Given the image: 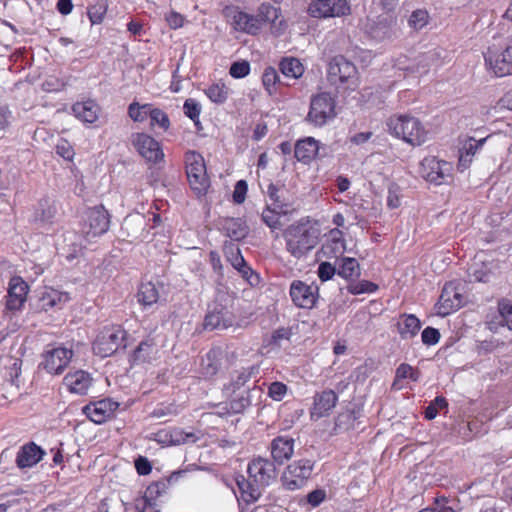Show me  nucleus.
I'll return each mask as SVG.
<instances>
[{
	"label": "nucleus",
	"mask_w": 512,
	"mask_h": 512,
	"mask_svg": "<svg viewBox=\"0 0 512 512\" xmlns=\"http://www.w3.org/2000/svg\"><path fill=\"white\" fill-rule=\"evenodd\" d=\"M286 251L296 260L304 259L318 245L320 231L309 222L299 221L283 232Z\"/></svg>",
	"instance_id": "1"
},
{
	"label": "nucleus",
	"mask_w": 512,
	"mask_h": 512,
	"mask_svg": "<svg viewBox=\"0 0 512 512\" xmlns=\"http://www.w3.org/2000/svg\"><path fill=\"white\" fill-rule=\"evenodd\" d=\"M388 132L412 146H420L427 140V131L420 120L409 114H395L388 118Z\"/></svg>",
	"instance_id": "2"
},
{
	"label": "nucleus",
	"mask_w": 512,
	"mask_h": 512,
	"mask_svg": "<svg viewBox=\"0 0 512 512\" xmlns=\"http://www.w3.org/2000/svg\"><path fill=\"white\" fill-rule=\"evenodd\" d=\"M327 80L338 92L354 91L359 84L358 70L354 63L337 55L328 64Z\"/></svg>",
	"instance_id": "3"
},
{
	"label": "nucleus",
	"mask_w": 512,
	"mask_h": 512,
	"mask_svg": "<svg viewBox=\"0 0 512 512\" xmlns=\"http://www.w3.org/2000/svg\"><path fill=\"white\" fill-rule=\"evenodd\" d=\"M336 97L329 92L311 96L306 121L314 127H322L336 117Z\"/></svg>",
	"instance_id": "4"
},
{
	"label": "nucleus",
	"mask_w": 512,
	"mask_h": 512,
	"mask_svg": "<svg viewBox=\"0 0 512 512\" xmlns=\"http://www.w3.org/2000/svg\"><path fill=\"white\" fill-rule=\"evenodd\" d=\"M185 168L191 189L197 196L205 195L210 186V180L207 175L203 156L196 151L186 152Z\"/></svg>",
	"instance_id": "5"
},
{
	"label": "nucleus",
	"mask_w": 512,
	"mask_h": 512,
	"mask_svg": "<svg viewBox=\"0 0 512 512\" xmlns=\"http://www.w3.org/2000/svg\"><path fill=\"white\" fill-rule=\"evenodd\" d=\"M127 332L120 325L104 327L93 342V352L102 357H109L120 348L125 349Z\"/></svg>",
	"instance_id": "6"
},
{
	"label": "nucleus",
	"mask_w": 512,
	"mask_h": 512,
	"mask_svg": "<svg viewBox=\"0 0 512 512\" xmlns=\"http://www.w3.org/2000/svg\"><path fill=\"white\" fill-rule=\"evenodd\" d=\"M110 226V215L103 205L88 208L82 217L81 233L87 241L105 234Z\"/></svg>",
	"instance_id": "7"
},
{
	"label": "nucleus",
	"mask_w": 512,
	"mask_h": 512,
	"mask_svg": "<svg viewBox=\"0 0 512 512\" xmlns=\"http://www.w3.org/2000/svg\"><path fill=\"white\" fill-rule=\"evenodd\" d=\"M315 461L299 459L287 465L281 476L282 486L289 491H295L306 486L311 478Z\"/></svg>",
	"instance_id": "8"
},
{
	"label": "nucleus",
	"mask_w": 512,
	"mask_h": 512,
	"mask_svg": "<svg viewBox=\"0 0 512 512\" xmlns=\"http://www.w3.org/2000/svg\"><path fill=\"white\" fill-rule=\"evenodd\" d=\"M452 164L434 156L424 158L420 163V175L435 185L446 183L451 178Z\"/></svg>",
	"instance_id": "9"
},
{
	"label": "nucleus",
	"mask_w": 512,
	"mask_h": 512,
	"mask_svg": "<svg viewBox=\"0 0 512 512\" xmlns=\"http://www.w3.org/2000/svg\"><path fill=\"white\" fill-rule=\"evenodd\" d=\"M130 142L136 151L147 161L156 164L163 160L160 143L146 133H133Z\"/></svg>",
	"instance_id": "10"
},
{
	"label": "nucleus",
	"mask_w": 512,
	"mask_h": 512,
	"mask_svg": "<svg viewBox=\"0 0 512 512\" xmlns=\"http://www.w3.org/2000/svg\"><path fill=\"white\" fill-rule=\"evenodd\" d=\"M247 472L249 478L262 488L270 485L277 477L276 463L262 457L252 459L248 464Z\"/></svg>",
	"instance_id": "11"
},
{
	"label": "nucleus",
	"mask_w": 512,
	"mask_h": 512,
	"mask_svg": "<svg viewBox=\"0 0 512 512\" xmlns=\"http://www.w3.org/2000/svg\"><path fill=\"white\" fill-rule=\"evenodd\" d=\"M346 0H315L308 6V13L314 18L341 17L350 13Z\"/></svg>",
	"instance_id": "12"
},
{
	"label": "nucleus",
	"mask_w": 512,
	"mask_h": 512,
	"mask_svg": "<svg viewBox=\"0 0 512 512\" xmlns=\"http://www.w3.org/2000/svg\"><path fill=\"white\" fill-rule=\"evenodd\" d=\"M487 68L497 77H504L512 73V46L503 51L488 48L484 53Z\"/></svg>",
	"instance_id": "13"
},
{
	"label": "nucleus",
	"mask_w": 512,
	"mask_h": 512,
	"mask_svg": "<svg viewBox=\"0 0 512 512\" xmlns=\"http://www.w3.org/2000/svg\"><path fill=\"white\" fill-rule=\"evenodd\" d=\"M318 291L319 288L316 285H308L301 280H294L290 285L289 294L297 307L312 309L319 297Z\"/></svg>",
	"instance_id": "14"
},
{
	"label": "nucleus",
	"mask_w": 512,
	"mask_h": 512,
	"mask_svg": "<svg viewBox=\"0 0 512 512\" xmlns=\"http://www.w3.org/2000/svg\"><path fill=\"white\" fill-rule=\"evenodd\" d=\"M118 407V402L107 398L95 402H90L82 408V412L92 422L96 424H102L111 418Z\"/></svg>",
	"instance_id": "15"
},
{
	"label": "nucleus",
	"mask_w": 512,
	"mask_h": 512,
	"mask_svg": "<svg viewBox=\"0 0 512 512\" xmlns=\"http://www.w3.org/2000/svg\"><path fill=\"white\" fill-rule=\"evenodd\" d=\"M73 351L64 347L48 350L44 354L43 366L51 374H61L69 364Z\"/></svg>",
	"instance_id": "16"
},
{
	"label": "nucleus",
	"mask_w": 512,
	"mask_h": 512,
	"mask_svg": "<svg viewBox=\"0 0 512 512\" xmlns=\"http://www.w3.org/2000/svg\"><path fill=\"white\" fill-rule=\"evenodd\" d=\"M234 323L233 314L222 305H215L205 316L203 327L205 330H223Z\"/></svg>",
	"instance_id": "17"
},
{
	"label": "nucleus",
	"mask_w": 512,
	"mask_h": 512,
	"mask_svg": "<svg viewBox=\"0 0 512 512\" xmlns=\"http://www.w3.org/2000/svg\"><path fill=\"white\" fill-rule=\"evenodd\" d=\"M29 287L19 276H14L9 281L6 308L10 311L20 310L26 301Z\"/></svg>",
	"instance_id": "18"
},
{
	"label": "nucleus",
	"mask_w": 512,
	"mask_h": 512,
	"mask_svg": "<svg viewBox=\"0 0 512 512\" xmlns=\"http://www.w3.org/2000/svg\"><path fill=\"white\" fill-rule=\"evenodd\" d=\"M439 314L448 315L463 305V295L455 284L447 283L442 289L439 302Z\"/></svg>",
	"instance_id": "19"
},
{
	"label": "nucleus",
	"mask_w": 512,
	"mask_h": 512,
	"mask_svg": "<svg viewBox=\"0 0 512 512\" xmlns=\"http://www.w3.org/2000/svg\"><path fill=\"white\" fill-rule=\"evenodd\" d=\"M295 440L292 437L280 435L275 437L269 446L272 461L278 465H283L290 460L294 454Z\"/></svg>",
	"instance_id": "20"
},
{
	"label": "nucleus",
	"mask_w": 512,
	"mask_h": 512,
	"mask_svg": "<svg viewBox=\"0 0 512 512\" xmlns=\"http://www.w3.org/2000/svg\"><path fill=\"white\" fill-rule=\"evenodd\" d=\"M263 390L261 387L253 386L229 401L228 411L233 414H239L245 411L251 405H257L260 403Z\"/></svg>",
	"instance_id": "21"
},
{
	"label": "nucleus",
	"mask_w": 512,
	"mask_h": 512,
	"mask_svg": "<svg viewBox=\"0 0 512 512\" xmlns=\"http://www.w3.org/2000/svg\"><path fill=\"white\" fill-rule=\"evenodd\" d=\"M313 406L310 411L312 419H319L327 416L329 412L336 406L338 402L337 394L327 389L320 393H316L313 398Z\"/></svg>",
	"instance_id": "22"
},
{
	"label": "nucleus",
	"mask_w": 512,
	"mask_h": 512,
	"mask_svg": "<svg viewBox=\"0 0 512 512\" xmlns=\"http://www.w3.org/2000/svg\"><path fill=\"white\" fill-rule=\"evenodd\" d=\"M147 220L143 214L137 213L128 215L124 218L122 223V230L126 232L127 236L133 241H141L146 238L148 234Z\"/></svg>",
	"instance_id": "23"
},
{
	"label": "nucleus",
	"mask_w": 512,
	"mask_h": 512,
	"mask_svg": "<svg viewBox=\"0 0 512 512\" xmlns=\"http://www.w3.org/2000/svg\"><path fill=\"white\" fill-rule=\"evenodd\" d=\"M92 377L84 370L69 372L63 379V384L69 392L86 395L92 385Z\"/></svg>",
	"instance_id": "24"
},
{
	"label": "nucleus",
	"mask_w": 512,
	"mask_h": 512,
	"mask_svg": "<svg viewBox=\"0 0 512 512\" xmlns=\"http://www.w3.org/2000/svg\"><path fill=\"white\" fill-rule=\"evenodd\" d=\"M45 452L34 442L23 445L16 457V464L20 469L31 468L40 462Z\"/></svg>",
	"instance_id": "25"
},
{
	"label": "nucleus",
	"mask_w": 512,
	"mask_h": 512,
	"mask_svg": "<svg viewBox=\"0 0 512 512\" xmlns=\"http://www.w3.org/2000/svg\"><path fill=\"white\" fill-rule=\"evenodd\" d=\"M392 23V17L387 14L380 15L376 19H368L366 32L375 40H384L391 36Z\"/></svg>",
	"instance_id": "26"
},
{
	"label": "nucleus",
	"mask_w": 512,
	"mask_h": 512,
	"mask_svg": "<svg viewBox=\"0 0 512 512\" xmlns=\"http://www.w3.org/2000/svg\"><path fill=\"white\" fill-rule=\"evenodd\" d=\"M259 373L258 366H249L235 371L231 375L229 384L224 386V391L227 394H236L252 377H256Z\"/></svg>",
	"instance_id": "27"
},
{
	"label": "nucleus",
	"mask_w": 512,
	"mask_h": 512,
	"mask_svg": "<svg viewBox=\"0 0 512 512\" xmlns=\"http://www.w3.org/2000/svg\"><path fill=\"white\" fill-rule=\"evenodd\" d=\"M232 25L237 31L255 35L261 29V20L248 13L235 11L232 17Z\"/></svg>",
	"instance_id": "28"
},
{
	"label": "nucleus",
	"mask_w": 512,
	"mask_h": 512,
	"mask_svg": "<svg viewBox=\"0 0 512 512\" xmlns=\"http://www.w3.org/2000/svg\"><path fill=\"white\" fill-rule=\"evenodd\" d=\"M319 150V143L312 137L297 141L294 148L295 158L304 163L308 164L315 158Z\"/></svg>",
	"instance_id": "29"
},
{
	"label": "nucleus",
	"mask_w": 512,
	"mask_h": 512,
	"mask_svg": "<svg viewBox=\"0 0 512 512\" xmlns=\"http://www.w3.org/2000/svg\"><path fill=\"white\" fill-rule=\"evenodd\" d=\"M345 250V240L343 233L338 228H334L329 232L327 241L322 245L321 252L326 257H337Z\"/></svg>",
	"instance_id": "30"
},
{
	"label": "nucleus",
	"mask_w": 512,
	"mask_h": 512,
	"mask_svg": "<svg viewBox=\"0 0 512 512\" xmlns=\"http://www.w3.org/2000/svg\"><path fill=\"white\" fill-rule=\"evenodd\" d=\"M421 329V322L414 314H402L397 321V330L402 339L415 337Z\"/></svg>",
	"instance_id": "31"
},
{
	"label": "nucleus",
	"mask_w": 512,
	"mask_h": 512,
	"mask_svg": "<svg viewBox=\"0 0 512 512\" xmlns=\"http://www.w3.org/2000/svg\"><path fill=\"white\" fill-rule=\"evenodd\" d=\"M221 229L227 237L235 241L245 238L249 231L245 221L241 218H224L221 221Z\"/></svg>",
	"instance_id": "32"
},
{
	"label": "nucleus",
	"mask_w": 512,
	"mask_h": 512,
	"mask_svg": "<svg viewBox=\"0 0 512 512\" xmlns=\"http://www.w3.org/2000/svg\"><path fill=\"white\" fill-rule=\"evenodd\" d=\"M157 353L156 344L153 339H146L139 343L137 348L133 351L130 357L132 365H138L150 362L155 358Z\"/></svg>",
	"instance_id": "33"
},
{
	"label": "nucleus",
	"mask_w": 512,
	"mask_h": 512,
	"mask_svg": "<svg viewBox=\"0 0 512 512\" xmlns=\"http://www.w3.org/2000/svg\"><path fill=\"white\" fill-rule=\"evenodd\" d=\"M98 110V105L92 100L77 102L72 106L75 117L85 123H94L98 119Z\"/></svg>",
	"instance_id": "34"
},
{
	"label": "nucleus",
	"mask_w": 512,
	"mask_h": 512,
	"mask_svg": "<svg viewBox=\"0 0 512 512\" xmlns=\"http://www.w3.org/2000/svg\"><path fill=\"white\" fill-rule=\"evenodd\" d=\"M236 484L241 494V498L246 503H253L261 495L260 488L257 483L246 479L243 475H239L236 478Z\"/></svg>",
	"instance_id": "35"
},
{
	"label": "nucleus",
	"mask_w": 512,
	"mask_h": 512,
	"mask_svg": "<svg viewBox=\"0 0 512 512\" xmlns=\"http://www.w3.org/2000/svg\"><path fill=\"white\" fill-rule=\"evenodd\" d=\"M57 214L55 201L50 198H43L39 201L34 217L36 222L52 224Z\"/></svg>",
	"instance_id": "36"
},
{
	"label": "nucleus",
	"mask_w": 512,
	"mask_h": 512,
	"mask_svg": "<svg viewBox=\"0 0 512 512\" xmlns=\"http://www.w3.org/2000/svg\"><path fill=\"white\" fill-rule=\"evenodd\" d=\"M166 487L167 485L165 482H154L150 484L146 488L144 495L141 498L136 499L135 508L145 509V503H149V501H157L165 492Z\"/></svg>",
	"instance_id": "37"
},
{
	"label": "nucleus",
	"mask_w": 512,
	"mask_h": 512,
	"mask_svg": "<svg viewBox=\"0 0 512 512\" xmlns=\"http://www.w3.org/2000/svg\"><path fill=\"white\" fill-rule=\"evenodd\" d=\"M281 73L293 79H298L303 75L304 67L302 63L294 57H285L279 63Z\"/></svg>",
	"instance_id": "38"
},
{
	"label": "nucleus",
	"mask_w": 512,
	"mask_h": 512,
	"mask_svg": "<svg viewBox=\"0 0 512 512\" xmlns=\"http://www.w3.org/2000/svg\"><path fill=\"white\" fill-rule=\"evenodd\" d=\"M221 367V362L218 359V352L210 350L201 361V374L210 378L218 373Z\"/></svg>",
	"instance_id": "39"
},
{
	"label": "nucleus",
	"mask_w": 512,
	"mask_h": 512,
	"mask_svg": "<svg viewBox=\"0 0 512 512\" xmlns=\"http://www.w3.org/2000/svg\"><path fill=\"white\" fill-rule=\"evenodd\" d=\"M68 293L60 292L55 289H50L43 293L41 297V305L45 310L60 306L69 301Z\"/></svg>",
	"instance_id": "40"
},
{
	"label": "nucleus",
	"mask_w": 512,
	"mask_h": 512,
	"mask_svg": "<svg viewBox=\"0 0 512 512\" xmlns=\"http://www.w3.org/2000/svg\"><path fill=\"white\" fill-rule=\"evenodd\" d=\"M137 296L138 301L145 307L152 306L159 299L158 290L151 282L141 284Z\"/></svg>",
	"instance_id": "41"
},
{
	"label": "nucleus",
	"mask_w": 512,
	"mask_h": 512,
	"mask_svg": "<svg viewBox=\"0 0 512 512\" xmlns=\"http://www.w3.org/2000/svg\"><path fill=\"white\" fill-rule=\"evenodd\" d=\"M338 275L345 279L357 278L360 276V265L355 258L345 257L337 271Z\"/></svg>",
	"instance_id": "42"
},
{
	"label": "nucleus",
	"mask_w": 512,
	"mask_h": 512,
	"mask_svg": "<svg viewBox=\"0 0 512 512\" xmlns=\"http://www.w3.org/2000/svg\"><path fill=\"white\" fill-rule=\"evenodd\" d=\"M266 194L271 201V206L276 207V209H280V211L287 209L288 203L283 196L282 187H279L274 183H270L267 187Z\"/></svg>",
	"instance_id": "43"
},
{
	"label": "nucleus",
	"mask_w": 512,
	"mask_h": 512,
	"mask_svg": "<svg viewBox=\"0 0 512 512\" xmlns=\"http://www.w3.org/2000/svg\"><path fill=\"white\" fill-rule=\"evenodd\" d=\"M287 209H283V211H280V209H276V207H271L270 205H267V207L262 212V221L270 228L277 229L280 227V218L282 214H286Z\"/></svg>",
	"instance_id": "44"
},
{
	"label": "nucleus",
	"mask_w": 512,
	"mask_h": 512,
	"mask_svg": "<svg viewBox=\"0 0 512 512\" xmlns=\"http://www.w3.org/2000/svg\"><path fill=\"white\" fill-rule=\"evenodd\" d=\"M498 312L497 318L501 319V325L506 326L512 331V303L509 299L502 298L498 301Z\"/></svg>",
	"instance_id": "45"
},
{
	"label": "nucleus",
	"mask_w": 512,
	"mask_h": 512,
	"mask_svg": "<svg viewBox=\"0 0 512 512\" xmlns=\"http://www.w3.org/2000/svg\"><path fill=\"white\" fill-rule=\"evenodd\" d=\"M149 118H150V125L152 127L158 126L159 128H161L164 131H167L170 127V120H169L167 113L165 111H163L162 109L153 107V105H151Z\"/></svg>",
	"instance_id": "46"
},
{
	"label": "nucleus",
	"mask_w": 512,
	"mask_h": 512,
	"mask_svg": "<svg viewBox=\"0 0 512 512\" xmlns=\"http://www.w3.org/2000/svg\"><path fill=\"white\" fill-rule=\"evenodd\" d=\"M280 16V10L276 8L275 6L263 3L259 9L258 14L256 17H258L259 20H261V26L265 23H274Z\"/></svg>",
	"instance_id": "47"
},
{
	"label": "nucleus",
	"mask_w": 512,
	"mask_h": 512,
	"mask_svg": "<svg viewBox=\"0 0 512 512\" xmlns=\"http://www.w3.org/2000/svg\"><path fill=\"white\" fill-rule=\"evenodd\" d=\"M151 105H140L138 102H132L128 106V115L134 122H143L149 117Z\"/></svg>",
	"instance_id": "48"
},
{
	"label": "nucleus",
	"mask_w": 512,
	"mask_h": 512,
	"mask_svg": "<svg viewBox=\"0 0 512 512\" xmlns=\"http://www.w3.org/2000/svg\"><path fill=\"white\" fill-rule=\"evenodd\" d=\"M205 94L212 102L222 104L228 98V88L224 84H212L205 90Z\"/></svg>",
	"instance_id": "49"
},
{
	"label": "nucleus",
	"mask_w": 512,
	"mask_h": 512,
	"mask_svg": "<svg viewBox=\"0 0 512 512\" xmlns=\"http://www.w3.org/2000/svg\"><path fill=\"white\" fill-rule=\"evenodd\" d=\"M169 437L171 445H182L188 442L194 443L197 440L194 433L186 432L178 427L169 429Z\"/></svg>",
	"instance_id": "50"
},
{
	"label": "nucleus",
	"mask_w": 512,
	"mask_h": 512,
	"mask_svg": "<svg viewBox=\"0 0 512 512\" xmlns=\"http://www.w3.org/2000/svg\"><path fill=\"white\" fill-rule=\"evenodd\" d=\"M378 288V285L371 281L360 280L358 282L349 283L347 286V291L353 295H359L363 293L371 294L376 292Z\"/></svg>",
	"instance_id": "51"
},
{
	"label": "nucleus",
	"mask_w": 512,
	"mask_h": 512,
	"mask_svg": "<svg viewBox=\"0 0 512 512\" xmlns=\"http://www.w3.org/2000/svg\"><path fill=\"white\" fill-rule=\"evenodd\" d=\"M279 81L277 71L273 67H267L262 75V83L269 95L276 93V84Z\"/></svg>",
	"instance_id": "52"
},
{
	"label": "nucleus",
	"mask_w": 512,
	"mask_h": 512,
	"mask_svg": "<svg viewBox=\"0 0 512 512\" xmlns=\"http://www.w3.org/2000/svg\"><path fill=\"white\" fill-rule=\"evenodd\" d=\"M107 11V4L105 0H100L97 4L88 9V16L92 24H100L103 21L104 15Z\"/></svg>",
	"instance_id": "53"
},
{
	"label": "nucleus",
	"mask_w": 512,
	"mask_h": 512,
	"mask_svg": "<svg viewBox=\"0 0 512 512\" xmlns=\"http://www.w3.org/2000/svg\"><path fill=\"white\" fill-rule=\"evenodd\" d=\"M226 258L236 270L240 269L241 267L243 268V266H245L247 263L239 248L233 245L226 248Z\"/></svg>",
	"instance_id": "54"
},
{
	"label": "nucleus",
	"mask_w": 512,
	"mask_h": 512,
	"mask_svg": "<svg viewBox=\"0 0 512 512\" xmlns=\"http://www.w3.org/2000/svg\"><path fill=\"white\" fill-rule=\"evenodd\" d=\"M448 406L447 400L443 396H437L425 409V418L428 420L434 419L439 409L446 408Z\"/></svg>",
	"instance_id": "55"
},
{
	"label": "nucleus",
	"mask_w": 512,
	"mask_h": 512,
	"mask_svg": "<svg viewBox=\"0 0 512 512\" xmlns=\"http://www.w3.org/2000/svg\"><path fill=\"white\" fill-rule=\"evenodd\" d=\"M428 18L429 15L426 10L417 9L412 12L408 22L412 28L419 30L422 29L427 24Z\"/></svg>",
	"instance_id": "56"
},
{
	"label": "nucleus",
	"mask_w": 512,
	"mask_h": 512,
	"mask_svg": "<svg viewBox=\"0 0 512 512\" xmlns=\"http://www.w3.org/2000/svg\"><path fill=\"white\" fill-rule=\"evenodd\" d=\"M419 377L420 372L406 363H402L396 370V379H410L416 382Z\"/></svg>",
	"instance_id": "57"
},
{
	"label": "nucleus",
	"mask_w": 512,
	"mask_h": 512,
	"mask_svg": "<svg viewBox=\"0 0 512 512\" xmlns=\"http://www.w3.org/2000/svg\"><path fill=\"white\" fill-rule=\"evenodd\" d=\"M184 113L191 120L196 122L201 112L200 104L192 98L186 99L183 105Z\"/></svg>",
	"instance_id": "58"
},
{
	"label": "nucleus",
	"mask_w": 512,
	"mask_h": 512,
	"mask_svg": "<svg viewBox=\"0 0 512 512\" xmlns=\"http://www.w3.org/2000/svg\"><path fill=\"white\" fill-rule=\"evenodd\" d=\"M177 413V406L174 404L159 405L150 413V417L161 419L168 416H174Z\"/></svg>",
	"instance_id": "59"
},
{
	"label": "nucleus",
	"mask_w": 512,
	"mask_h": 512,
	"mask_svg": "<svg viewBox=\"0 0 512 512\" xmlns=\"http://www.w3.org/2000/svg\"><path fill=\"white\" fill-rule=\"evenodd\" d=\"M287 393V386L282 382H273L268 387V395L275 401H281Z\"/></svg>",
	"instance_id": "60"
},
{
	"label": "nucleus",
	"mask_w": 512,
	"mask_h": 512,
	"mask_svg": "<svg viewBox=\"0 0 512 512\" xmlns=\"http://www.w3.org/2000/svg\"><path fill=\"white\" fill-rule=\"evenodd\" d=\"M249 72L250 64L247 61L234 62L229 69V73L233 78H243L247 76Z\"/></svg>",
	"instance_id": "61"
},
{
	"label": "nucleus",
	"mask_w": 512,
	"mask_h": 512,
	"mask_svg": "<svg viewBox=\"0 0 512 512\" xmlns=\"http://www.w3.org/2000/svg\"><path fill=\"white\" fill-rule=\"evenodd\" d=\"M317 274L322 282H326L336 274V268L331 263L323 261L318 266Z\"/></svg>",
	"instance_id": "62"
},
{
	"label": "nucleus",
	"mask_w": 512,
	"mask_h": 512,
	"mask_svg": "<svg viewBox=\"0 0 512 512\" xmlns=\"http://www.w3.org/2000/svg\"><path fill=\"white\" fill-rule=\"evenodd\" d=\"M241 276L249 283L250 286L255 287L260 283V276L246 263L243 268L237 270Z\"/></svg>",
	"instance_id": "63"
},
{
	"label": "nucleus",
	"mask_w": 512,
	"mask_h": 512,
	"mask_svg": "<svg viewBox=\"0 0 512 512\" xmlns=\"http://www.w3.org/2000/svg\"><path fill=\"white\" fill-rule=\"evenodd\" d=\"M248 191V184L245 180H239L236 182L233 191V201L236 204H242L246 199Z\"/></svg>",
	"instance_id": "64"
}]
</instances>
